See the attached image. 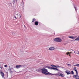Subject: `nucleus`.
Returning a JSON list of instances; mask_svg holds the SVG:
<instances>
[{"instance_id": "nucleus-1", "label": "nucleus", "mask_w": 79, "mask_h": 79, "mask_svg": "<svg viewBox=\"0 0 79 79\" xmlns=\"http://www.w3.org/2000/svg\"><path fill=\"white\" fill-rule=\"evenodd\" d=\"M51 74H52V75H56V76H61V77H64V75L63 74H61V73H59L58 74H52L51 73Z\"/></svg>"}, {"instance_id": "nucleus-2", "label": "nucleus", "mask_w": 79, "mask_h": 79, "mask_svg": "<svg viewBox=\"0 0 79 79\" xmlns=\"http://www.w3.org/2000/svg\"><path fill=\"white\" fill-rule=\"evenodd\" d=\"M54 40L55 41V42H61V41H62L61 39L58 38L54 39Z\"/></svg>"}, {"instance_id": "nucleus-3", "label": "nucleus", "mask_w": 79, "mask_h": 79, "mask_svg": "<svg viewBox=\"0 0 79 79\" xmlns=\"http://www.w3.org/2000/svg\"><path fill=\"white\" fill-rule=\"evenodd\" d=\"M73 77L76 79H79V76L78 75V73H76L75 75H73Z\"/></svg>"}, {"instance_id": "nucleus-4", "label": "nucleus", "mask_w": 79, "mask_h": 79, "mask_svg": "<svg viewBox=\"0 0 79 79\" xmlns=\"http://www.w3.org/2000/svg\"><path fill=\"white\" fill-rule=\"evenodd\" d=\"M47 72L48 73H47V72H42V73H43V74H45V75H48V76H50V74H51V73H50V72Z\"/></svg>"}, {"instance_id": "nucleus-5", "label": "nucleus", "mask_w": 79, "mask_h": 79, "mask_svg": "<svg viewBox=\"0 0 79 79\" xmlns=\"http://www.w3.org/2000/svg\"><path fill=\"white\" fill-rule=\"evenodd\" d=\"M41 70L42 71V72H48L47 71L48 70L46 69L45 68L42 69Z\"/></svg>"}, {"instance_id": "nucleus-6", "label": "nucleus", "mask_w": 79, "mask_h": 79, "mask_svg": "<svg viewBox=\"0 0 79 79\" xmlns=\"http://www.w3.org/2000/svg\"><path fill=\"white\" fill-rule=\"evenodd\" d=\"M69 37L70 39H75L76 38H77V36H69Z\"/></svg>"}, {"instance_id": "nucleus-7", "label": "nucleus", "mask_w": 79, "mask_h": 79, "mask_svg": "<svg viewBox=\"0 0 79 79\" xmlns=\"http://www.w3.org/2000/svg\"><path fill=\"white\" fill-rule=\"evenodd\" d=\"M23 67V65H17L16 66V68L17 69H19V68H21V67Z\"/></svg>"}, {"instance_id": "nucleus-8", "label": "nucleus", "mask_w": 79, "mask_h": 79, "mask_svg": "<svg viewBox=\"0 0 79 79\" xmlns=\"http://www.w3.org/2000/svg\"><path fill=\"white\" fill-rule=\"evenodd\" d=\"M65 73H66L68 75H69V74H71V72L69 71L66 70L65 72Z\"/></svg>"}, {"instance_id": "nucleus-9", "label": "nucleus", "mask_w": 79, "mask_h": 79, "mask_svg": "<svg viewBox=\"0 0 79 79\" xmlns=\"http://www.w3.org/2000/svg\"><path fill=\"white\" fill-rule=\"evenodd\" d=\"M0 74H1L2 76V77L3 78L4 77V73H3V72L1 71L0 72Z\"/></svg>"}, {"instance_id": "nucleus-10", "label": "nucleus", "mask_w": 79, "mask_h": 79, "mask_svg": "<svg viewBox=\"0 0 79 79\" xmlns=\"http://www.w3.org/2000/svg\"><path fill=\"white\" fill-rule=\"evenodd\" d=\"M49 50H55V48L53 47H51L49 48Z\"/></svg>"}, {"instance_id": "nucleus-11", "label": "nucleus", "mask_w": 79, "mask_h": 79, "mask_svg": "<svg viewBox=\"0 0 79 79\" xmlns=\"http://www.w3.org/2000/svg\"><path fill=\"white\" fill-rule=\"evenodd\" d=\"M74 71H75L76 72V73H78V72H77V69H76V67H74L73 69Z\"/></svg>"}, {"instance_id": "nucleus-12", "label": "nucleus", "mask_w": 79, "mask_h": 79, "mask_svg": "<svg viewBox=\"0 0 79 79\" xmlns=\"http://www.w3.org/2000/svg\"><path fill=\"white\" fill-rule=\"evenodd\" d=\"M13 69V68H10L9 69V71H10V73H13V71H11V69Z\"/></svg>"}, {"instance_id": "nucleus-13", "label": "nucleus", "mask_w": 79, "mask_h": 79, "mask_svg": "<svg viewBox=\"0 0 79 79\" xmlns=\"http://www.w3.org/2000/svg\"><path fill=\"white\" fill-rule=\"evenodd\" d=\"M54 67L57 68H62V67L58 65H55V66H54Z\"/></svg>"}, {"instance_id": "nucleus-14", "label": "nucleus", "mask_w": 79, "mask_h": 79, "mask_svg": "<svg viewBox=\"0 0 79 79\" xmlns=\"http://www.w3.org/2000/svg\"><path fill=\"white\" fill-rule=\"evenodd\" d=\"M38 22H35V25H36V26H37V25H38Z\"/></svg>"}, {"instance_id": "nucleus-15", "label": "nucleus", "mask_w": 79, "mask_h": 79, "mask_svg": "<svg viewBox=\"0 0 79 79\" xmlns=\"http://www.w3.org/2000/svg\"><path fill=\"white\" fill-rule=\"evenodd\" d=\"M53 70H54V71H58V69L54 67L53 69Z\"/></svg>"}, {"instance_id": "nucleus-16", "label": "nucleus", "mask_w": 79, "mask_h": 79, "mask_svg": "<svg viewBox=\"0 0 79 79\" xmlns=\"http://www.w3.org/2000/svg\"><path fill=\"white\" fill-rule=\"evenodd\" d=\"M11 34L13 35H16V33H11Z\"/></svg>"}, {"instance_id": "nucleus-17", "label": "nucleus", "mask_w": 79, "mask_h": 79, "mask_svg": "<svg viewBox=\"0 0 79 79\" xmlns=\"http://www.w3.org/2000/svg\"><path fill=\"white\" fill-rule=\"evenodd\" d=\"M54 67H48V69H53L54 68Z\"/></svg>"}, {"instance_id": "nucleus-18", "label": "nucleus", "mask_w": 79, "mask_h": 79, "mask_svg": "<svg viewBox=\"0 0 79 79\" xmlns=\"http://www.w3.org/2000/svg\"><path fill=\"white\" fill-rule=\"evenodd\" d=\"M75 40H79V36L76 39H75Z\"/></svg>"}, {"instance_id": "nucleus-19", "label": "nucleus", "mask_w": 79, "mask_h": 79, "mask_svg": "<svg viewBox=\"0 0 79 79\" xmlns=\"http://www.w3.org/2000/svg\"><path fill=\"white\" fill-rule=\"evenodd\" d=\"M35 21V19H33V20L32 21V23H33Z\"/></svg>"}, {"instance_id": "nucleus-20", "label": "nucleus", "mask_w": 79, "mask_h": 79, "mask_svg": "<svg viewBox=\"0 0 79 79\" xmlns=\"http://www.w3.org/2000/svg\"><path fill=\"white\" fill-rule=\"evenodd\" d=\"M65 55H69V52H67V53L65 54Z\"/></svg>"}, {"instance_id": "nucleus-21", "label": "nucleus", "mask_w": 79, "mask_h": 79, "mask_svg": "<svg viewBox=\"0 0 79 79\" xmlns=\"http://www.w3.org/2000/svg\"><path fill=\"white\" fill-rule=\"evenodd\" d=\"M71 73L72 74H74V72H73V71L72 70L71 71Z\"/></svg>"}, {"instance_id": "nucleus-22", "label": "nucleus", "mask_w": 79, "mask_h": 79, "mask_svg": "<svg viewBox=\"0 0 79 79\" xmlns=\"http://www.w3.org/2000/svg\"><path fill=\"white\" fill-rule=\"evenodd\" d=\"M51 66H52V67H55V65H54L53 64L51 65Z\"/></svg>"}, {"instance_id": "nucleus-23", "label": "nucleus", "mask_w": 79, "mask_h": 79, "mask_svg": "<svg viewBox=\"0 0 79 79\" xmlns=\"http://www.w3.org/2000/svg\"><path fill=\"white\" fill-rule=\"evenodd\" d=\"M74 8L76 11V10H77L76 9L77 8L76 7H75V6H74Z\"/></svg>"}, {"instance_id": "nucleus-24", "label": "nucleus", "mask_w": 79, "mask_h": 79, "mask_svg": "<svg viewBox=\"0 0 79 79\" xmlns=\"http://www.w3.org/2000/svg\"><path fill=\"white\" fill-rule=\"evenodd\" d=\"M76 66H78V67H79V64H77L76 65Z\"/></svg>"}, {"instance_id": "nucleus-25", "label": "nucleus", "mask_w": 79, "mask_h": 79, "mask_svg": "<svg viewBox=\"0 0 79 79\" xmlns=\"http://www.w3.org/2000/svg\"><path fill=\"white\" fill-rule=\"evenodd\" d=\"M12 2H13V4H14V3H15V0H12Z\"/></svg>"}, {"instance_id": "nucleus-26", "label": "nucleus", "mask_w": 79, "mask_h": 79, "mask_svg": "<svg viewBox=\"0 0 79 79\" xmlns=\"http://www.w3.org/2000/svg\"><path fill=\"white\" fill-rule=\"evenodd\" d=\"M19 16H20V17H19V18H21V14H19Z\"/></svg>"}, {"instance_id": "nucleus-27", "label": "nucleus", "mask_w": 79, "mask_h": 79, "mask_svg": "<svg viewBox=\"0 0 79 79\" xmlns=\"http://www.w3.org/2000/svg\"><path fill=\"white\" fill-rule=\"evenodd\" d=\"M16 16H17V18H18V14H17V15H16Z\"/></svg>"}, {"instance_id": "nucleus-28", "label": "nucleus", "mask_w": 79, "mask_h": 79, "mask_svg": "<svg viewBox=\"0 0 79 79\" xmlns=\"http://www.w3.org/2000/svg\"><path fill=\"white\" fill-rule=\"evenodd\" d=\"M14 18H15V19H17V18H16V16H15Z\"/></svg>"}, {"instance_id": "nucleus-29", "label": "nucleus", "mask_w": 79, "mask_h": 79, "mask_svg": "<svg viewBox=\"0 0 79 79\" xmlns=\"http://www.w3.org/2000/svg\"><path fill=\"white\" fill-rule=\"evenodd\" d=\"M67 65H68V66H71V65H70V64H67Z\"/></svg>"}, {"instance_id": "nucleus-30", "label": "nucleus", "mask_w": 79, "mask_h": 79, "mask_svg": "<svg viewBox=\"0 0 79 79\" xmlns=\"http://www.w3.org/2000/svg\"><path fill=\"white\" fill-rule=\"evenodd\" d=\"M5 67H7V65H4Z\"/></svg>"}, {"instance_id": "nucleus-31", "label": "nucleus", "mask_w": 79, "mask_h": 79, "mask_svg": "<svg viewBox=\"0 0 79 79\" xmlns=\"http://www.w3.org/2000/svg\"><path fill=\"white\" fill-rule=\"evenodd\" d=\"M0 68H1V69H2V67H1V66H0Z\"/></svg>"}, {"instance_id": "nucleus-32", "label": "nucleus", "mask_w": 79, "mask_h": 79, "mask_svg": "<svg viewBox=\"0 0 79 79\" xmlns=\"http://www.w3.org/2000/svg\"><path fill=\"white\" fill-rule=\"evenodd\" d=\"M74 66H76V65H74Z\"/></svg>"}, {"instance_id": "nucleus-33", "label": "nucleus", "mask_w": 79, "mask_h": 79, "mask_svg": "<svg viewBox=\"0 0 79 79\" xmlns=\"http://www.w3.org/2000/svg\"><path fill=\"white\" fill-rule=\"evenodd\" d=\"M78 52L79 53V51H78Z\"/></svg>"}, {"instance_id": "nucleus-34", "label": "nucleus", "mask_w": 79, "mask_h": 79, "mask_svg": "<svg viewBox=\"0 0 79 79\" xmlns=\"http://www.w3.org/2000/svg\"><path fill=\"white\" fill-rule=\"evenodd\" d=\"M69 56H71V55L69 54Z\"/></svg>"}, {"instance_id": "nucleus-35", "label": "nucleus", "mask_w": 79, "mask_h": 79, "mask_svg": "<svg viewBox=\"0 0 79 79\" xmlns=\"http://www.w3.org/2000/svg\"><path fill=\"white\" fill-rule=\"evenodd\" d=\"M9 68H10V66H9Z\"/></svg>"}, {"instance_id": "nucleus-36", "label": "nucleus", "mask_w": 79, "mask_h": 79, "mask_svg": "<svg viewBox=\"0 0 79 79\" xmlns=\"http://www.w3.org/2000/svg\"><path fill=\"white\" fill-rule=\"evenodd\" d=\"M74 53H75V51H74Z\"/></svg>"}, {"instance_id": "nucleus-37", "label": "nucleus", "mask_w": 79, "mask_h": 79, "mask_svg": "<svg viewBox=\"0 0 79 79\" xmlns=\"http://www.w3.org/2000/svg\"><path fill=\"white\" fill-rule=\"evenodd\" d=\"M10 4H11V3H10Z\"/></svg>"}, {"instance_id": "nucleus-38", "label": "nucleus", "mask_w": 79, "mask_h": 79, "mask_svg": "<svg viewBox=\"0 0 79 79\" xmlns=\"http://www.w3.org/2000/svg\"><path fill=\"white\" fill-rule=\"evenodd\" d=\"M10 4H11V3H10Z\"/></svg>"}, {"instance_id": "nucleus-39", "label": "nucleus", "mask_w": 79, "mask_h": 79, "mask_svg": "<svg viewBox=\"0 0 79 79\" xmlns=\"http://www.w3.org/2000/svg\"><path fill=\"white\" fill-rule=\"evenodd\" d=\"M10 4H11V3H10Z\"/></svg>"}, {"instance_id": "nucleus-40", "label": "nucleus", "mask_w": 79, "mask_h": 79, "mask_svg": "<svg viewBox=\"0 0 79 79\" xmlns=\"http://www.w3.org/2000/svg\"><path fill=\"white\" fill-rule=\"evenodd\" d=\"M70 53H71V52H70Z\"/></svg>"}, {"instance_id": "nucleus-41", "label": "nucleus", "mask_w": 79, "mask_h": 79, "mask_svg": "<svg viewBox=\"0 0 79 79\" xmlns=\"http://www.w3.org/2000/svg\"><path fill=\"white\" fill-rule=\"evenodd\" d=\"M78 54H79V53H78Z\"/></svg>"}]
</instances>
